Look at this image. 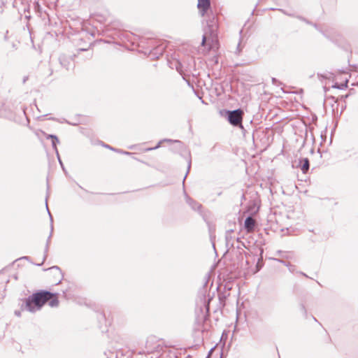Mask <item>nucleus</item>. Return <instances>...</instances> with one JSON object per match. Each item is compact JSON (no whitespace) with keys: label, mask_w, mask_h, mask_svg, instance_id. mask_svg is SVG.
<instances>
[{"label":"nucleus","mask_w":358,"mask_h":358,"mask_svg":"<svg viewBox=\"0 0 358 358\" xmlns=\"http://www.w3.org/2000/svg\"><path fill=\"white\" fill-rule=\"evenodd\" d=\"M103 146H104V147H106V148H108V149H110V150H113V151H115V150H116V148H112V147H111V146H110L109 145H103Z\"/></svg>","instance_id":"obj_22"},{"label":"nucleus","mask_w":358,"mask_h":358,"mask_svg":"<svg viewBox=\"0 0 358 358\" xmlns=\"http://www.w3.org/2000/svg\"><path fill=\"white\" fill-rule=\"evenodd\" d=\"M281 10L284 14L287 15H289V16H292V15H291V14H289V13H286V12H285V10Z\"/></svg>","instance_id":"obj_25"},{"label":"nucleus","mask_w":358,"mask_h":358,"mask_svg":"<svg viewBox=\"0 0 358 358\" xmlns=\"http://www.w3.org/2000/svg\"><path fill=\"white\" fill-rule=\"evenodd\" d=\"M299 164H300L299 166H300V168H301V170L302 171V172L303 173H306L308 171L309 168H310L309 159L306 157L302 158L300 160Z\"/></svg>","instance_id":"obj_9"},{"label":"nucleus","mask_w":358,"mask_h":358,"mask_svg":"<svg viewBox=\"0 0 358 358\" xmlns=\"http://www.w3.org/2000/svg\"><path fill=\"white\" fill-rule=\"evenodd\" d=\"M115 152H117L118 153H120V154L126 155H132L131 152H127V151H124V150H120V149H116Z\"/></svg>","instance_id":"obj_17"},{"label":"nucleus","mask_w":358,"mask_h":358,"mask_svg":"<svg viewBox=\"0 0 358 358\" xmlns=\"http://www.w3.org/2000/svg\"><path fill=\"white\" fill-rule=\"evenodd\" d=\"M300 273H301V275H303L306 276V277H308V276H307V275H306V274H305V273H303V272H300Z\"/></svg>","instance_id":"obj_28"},{"label":"nucleus","mask_w":358,"mask_h":358,"mask_svg":"<svg viewBox=\"0 0 358 358\" xmlns=\"http://www.w3.org/2000/svg\"><path fill=\"white\" fill-rule=\"evenodd\" d=\"M46 138L47 139H56L57 140V136L55 135H53V134H48L47 136H46Z\"/></svg>","instance_id":"obj_19"},{"label":"nucleus","mask_w":358,"mask_h":358,"mask_svg":"<svg viewBox=\"0 0 358 358\" xmlns=\"http://www.w3.org/2000/svg\"><path fill=\"white\" fill-rule=\"evenodd\" d=\"M197 7L201 15L204 16L210 8V0H198Z\"/></svg>","instance_id":"obj_6"},{"label":"nucleus","mask_w":358,"mask_h":358,"mask_svg":"<svg viewBox=\"0 0 358 358\" xmlns=\"http://www.w3.org/2000/svg\"><path fill=\"white\" fill-rule=\"evenodd\" d=\"M59 143V141L57 137V140L52 139V146L53 150L55 151L57 155H58V150L57 148V144Z\"/></svg>","instance_id":"obj_15"},{"label":"nucleus","mask_w":358,"mask_h":358,"mask_svg":"<svg viewBox=\"0 0 358 358\" xmlns=\"http://www.w3.org/2000/svg\"><path fill=\"white\" fill-rule=\"evenodd\" d=\"M57 157L58 161H59V164H60V165H61L62 168L63 169V170H64V167L63 163H62V160H61V159H60V157H59V153H58V155H57Z\"/></svg>","instance_id":"obj_20"},{"label":"nucleus","mask_w":358,"mask_h":358,"mask_svg":"<svg viewBox=\"0 0 358 358\" xmlns=\"http://www.w3.org/2000/svg\"><path fill=\"white\" fill-rule=\"evenodd\" d=\"M48 302L51 307H57L59 301L55 294H52L48 291L41 290L34 293L28 298L25 299L21 306V310H27L31 313H35L41 309L45 303Z\"/></svg>","instance_id":"obj_1"},{"label":"nucleus","mask_w":358,"mask_h":358,"mask_svg":"<svg viewBox=\"0 0 358 358\" xmlns=\"http://www.w3.org/2000/svg\"><path fill=\"white\" fill-rule=\"evenodd\" d=\"M187 202L194 210H199L201 208V205L200 203L189 197H187Z\"/></svg>","instance_id":"obj_10"},{"label":"nucleus","mask_w":358,"mask_h":358,"mask_svg":"<svg viewBox=\"0 0 358 358\" xmlns=\"http://www.w3.org/2000/svg\"><path fill=\"white\" fill-rule=\"evenodd\" d=\"M45 206H46V208H47V210H48V213L49 214V216H50V222H51V224H50V234L48 238V240H47V243H46V245H45V255H44V257H43V260L42 262V263L41 264H37L38 266H41L43 262L46 259V257H47V252H48V248H49V244L50 243V238H51V236H52V231H53V224H52V217L50 214V212L48 209V201H47V199L45 200Z\"/></svg>","instance_id":"obj_5"},{"label":"nucleus","mask_w":358,"mask_h":358,"mask_svg":"<svg viewBox=\"0 0 358 358\" xmlns=\"http://www.w3.org/2000/svg\"><path fill=\"white\" fill-rule=\"evenodd\" d=\"M190 168H191V159H189L188 160L187 172V173H186V175H185V178H184V180H185V178H186V177H187V173H188V172H189V171Z\"/></svg>","instance_id":"obj_18"},{"label":"nucleus","mask_w":358,"mask_h":358,"mask_svg":"<svg viewBox=\"0 0 358 358\" xmlns=\"http://www.w3.org/2000/svg\"><path fill=\"white\" fill-rule=\"evenodd\" d=\"M22 113L25 115V111H24V109H22Z\"/></svg>","instance_id":"obj_29"},{"label":"nucleus","mask_w":358,"mask_h":358,"mask_svg":"<svg viewBox=\"0 0 358 358\" xmlns=\"http://www.w3.org/2000/svg\"><path fill=\"white\" fill-rule=\"evenodd\" d=\"M233 231L231 230V231H227V233H226V241H227V244H229V241L231 240V234Z\"/></svg>","instance_id":"obj_16"},{"label":"nucleus","mask_w":358,"mask_h":358,"mask_svg":"<svg viewBox=\"0 0 358 358\" xmlns=\"http://www.w3.org/2000/svg\"><path fill=\"white\" fill-rule=\"evenodd\" d=\"M164 141L172 142V140H171V139H167V138H164V139H163V140L160 141L157 143V145L155 147H154V148H147L145 150H146V151H150V150H156V149H157V148H159L160 147L161 143H162V142H164Z\"/></svg>","instance_id":"obj_14"},{"label":"nucleus","mask_w":358,"mask_h":358,"mask_svg":"<svg viewBox=\"0 0 358 358\" xmlns=\"http://www.w3.org/2000/svg\"><path fill=\"white\" fill-rule=\"evenodd\" d=\"M175 142L180 143V141H175Z\"/></svg>","instance_id":"obj_31"},{"label":"nucleus","mask_w":358,"mask_h":358,"mask_svg":"<svg viewBox=\"0 0 358 358\" xmlns=\"http://www.w3.org/2000/svg\"><path fill=\"white\" fill-rule=\"evenodd\" d=\"M301 310L304 313V314H306L307 311H306V307L303 304L301 306Z\"/></svg>","instance_id":"obj_23"},{"label":"nucleus","mask_w":358,"mask_h":358,"mask_svg":"<svg viewBox=\"0 0 358 358\" xmlns=\"http://www.w3.org/2000/svg\"><path fill=\"white\" fill-rule=\"evenodd\" d=\"M207 26H208V31H206L205 34L203 36V39H202V42H201V45L203 46L205 45L206 40H207L208 31L210 33V36H213L215 34V32L217 30V20L214 16H213L212 19L207 20Z\"/></svg>","instance_id":"obj_4"},{"label":"nucleus","mask_w":358,"mask_h":358,"mask_svg":"<svg viewBox=\"0 0 358 358\" xmlns=\"http://www.w3.org/2000/svg\"><path fill=\"white\" fill-rule=\"evenodd\" d=\"M106 358H110V357H106Z\"/></svg>","instance_id":"obj_32"},{"label":"nucleus","mask_w":358,"mask_h":358,"mask_svg":"<svg viewBox=\"0 0 358 358\" xmlns=\"http://www.w3.org/2000/svg\"><path fill=\"white\" fill-rule=\"evenodd\" d=\"M297 17H298L299 20H302V21L306 22L307 24H310V22L308 20H307L306 19L303 18V17H301V16H298Z\"/></svg>","instance_id":"obj_21"},{"label":"nucleus","mask_w":358,"mask_h":358,"mask_svg":"<svg viewBox=\"0 0 358 358\" xmlns=\"http://www.w3.org/2000/svg\"><path fill=\"white\" fill-rule=\"evenodd\" d=\"M211 299L212 298L209 295L206 296L205 294H203V298H201V301L203 300V303L207 313L209 311V303Z\"/></svg>","instance_id":"obj_11"},{"label":"nucleus","mask_w":358,"mask_h":358,"mask_svg":"<svg viewBox=\"0 0 358 358\" xmlns=\"http://www.w3.org/2000/svg\"><path fill=\"white\" fill-rule=\"evenodd\" d=\"M15 315L17 317H20L21 316V311L20 310H15Z\"/></svg>","instance_id":"obj_24"},{"label":"nucleus","mask_w":358,"mask_h":358,"mask_svg":"<svg viewBox=\"0 0 358 358\" xmlns=\"http://www.w3.org/2000/svg\"><path fill=\"white\" fill-rule=\"evenodd\" d=\"M241 49H240V43L238 44V47H237V51H238V53H240L241 52Z\"/></svg>","instance_id":"obj_26"},{"label":"nucleus","mask_w":358,"mask_h":358,"mask_svg":"<svg viewBox=\"0 0 358 358\" xmlns=\"http://www.w3.org/2000/svg\"><path fill=\"white\" fill-rule=\"evenodd\" d=\"M0 117L16 121L13 106L9 103H0Z\"/></svg>","instance_id":"obj_3"},{"label":"nucleus","mask_w":358,"mask_h":358,"mask_svg":"<svg viewBox=\"0 0 358 358\" xmlns=\"http://www.w3.org/2000/svg\"><path fill=\"white\" fill-rule=\"evenodd\" d=\"M28 257H24L23 259H28Z\"/></svg>","instance_id":"obj_30"},{"label":"nucleus","mask_w":358,"mask_h":358,"mask_svg":"<svg viewBox=\"0 0 358 358\" xmlns=\"http://www.w3.org/2000/svg\"><path fill=\"white\" fill-rule=\"evenodd\" d=\"M222 113L231 125L238 127L243 131L245 130L243 125L244 112L241 108L233 110H224Z\"/></svg>","instance_id":"obj_2"},{"label":"nucleus","mask_w":358,"mask_h":358,"mask_svg":"<svg viewBox=\"0 0 358 358\" xmlns=\"http://www.w3.org/2000/svg\"><path fill=\"white\" fill-rule=\"evenodd\" d=\"M50 270L54 272V274L58 277H61L62 275V271L60 270V268L55 266H52L50 268H49Z\"/></svg>","instance_id":"obj_13"},{"label":"nucleus","mask_w":358,"mask_h":358,"mask_svg":"<svg viewBox=\"0 0 358 358\" xmlns=\"http://www.w3.org/2000/svg\"><path fill=\"white\" fill-rule=\"evenodd\" d=\"M256 222L252 217L248 216L245 220L244 227L248 232H252L255 227Z\"/></svg>","instance_id":"obj_7"},{"label":"nucleus","mask_w":358,"mask_h":358,"mask_svg":"<svg viewBox=\"0 0 358 358\" xmlns=\"http://www.w3.org/2000/svg\"><path fill=\"white\" fill-rule=\"evenodd\" d=\"M272 82H273V83H275V82H276V79H275V78H272Z\"/></svg>","instance_id":"obj_27"},{"label":"nucleus","mask_w":358,"mask_h":358,"mask_svg":"<svg viewBox=\"0 0 358 358\" xmlns=\"http://www.w3.org/2000/svg\"><path fill=\"white\" fill-rule=\"evenodd\" d=\"M60 64L69 70L71 66V59L65 55H61L59 58Z\"/></svg>","instance_id":"obj_8"},{"label":"nucleus","mask_w":358,"mask_h":358,"mask_svg":"<svg viewBox=\"0 0 358 358\" xmlns=\"http://www.w3.org/2000/svg\"><path fill=\"white\" fill-rule=\"evenodd\" d=\"M278 261L283 264L285 266H287L289 271L291 273H294L296 271V266L294 265H292L289 262H287L284 260L278 259Z\"/></svg>","instance_id":"obj_12"}]
</instances>
